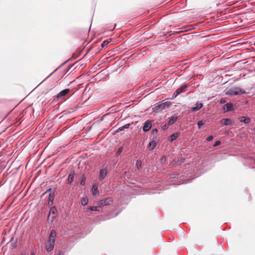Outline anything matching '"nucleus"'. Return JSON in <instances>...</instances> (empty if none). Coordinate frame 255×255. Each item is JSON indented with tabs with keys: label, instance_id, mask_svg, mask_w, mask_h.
I'll return each mask as SVG.
<instances>
[{
	"label": "nucleus",
	"instance_id": "obj_6",
	"mask_svg": "<svg viewBox=\"0 0 255 255\" xmlns=\"http://www.w3.org/2000/svg\"><path fill=\"white\" fill-rule=\"evenodd\" d=\"M107 175V169L106 168H103L100 169L99 175V179L100 181H102L105 177Z\"/></svg>",
	"mask_w": 255,
	"mask_h": 255
},
{
	"label": "nucleus",
	"instance_id": "obj_37",
	"mask_svg": "<svg viewBox=\"0 0 255 255\" xmlns=\"http://www.w3.org/2000/svg\"><path fill=\"white\" fill-rule=\"evenodd\" d=\"M109 114H105L101 119H100V121H103L104 119Z\"/></svg>",
	"mask_w": 255,
	"mask_h": 255
},
{
	"label": "nucleus",
	"instance_id": "obj_35",
	"mask_svg": "<svg viewBox=\"0 0 255 255\" xmlns=\"http://www.w3.org/2000/svg\"><path fill=\"white\" fill-rule=\"evenodd\" d=\"M213 136L212 135H210L209 136H208L207 138H206V140L207 141H211L213 139Z\"/></svg>",
	"mask_w": 255,
	"mask_h": 255
},
{
	"label": "nucleus",
	"instance_id": "obj_28",
	"mask_svg": "<svg viewBox=\"0 0 255 255\" xmlns=\"http://www.w3.org/2000/svg\"><path fill=\"white\" fill-rule=\"evenodd\" d=\"M180 177L179 174H173L171 175V178L174 179H178Z\"/></svg>",
	"mask_w": 255,
	"mask_h": 255
},
{
	"label": "nucleus",
	"instance_id": "obj_17",
	"mask_svg": "<svg viewBox=\"0 0 255 255\" xmlns=\"http://www.w3.org/2000/svg\"><path fill=\"white\" fill-rule=\"evenodd\" d=\"M231 123L232 121L230 119L226 118L222 119V123L225 126L229 125L231 124Z\"/></svg>",
	"mask_w": 255,
	"mask_h": 255
},
{
	"label": "nucleus",
	"instance_id": "obj_24",
	"mask_svg": "<svg viewBox=\"0 0 255 255\" xmlns=\"http://www.w3.org/2000/svg\"><path fill=\"white\" fill-rule=\"evenodd\" d=\"M88 200L87 199L83 198L81 200V204L83 206H86L88 204Z\"/></svg>",
	"mask_w": 255,
	"mask_h": 255
},
{
	"label": "nucleus",
	"instance_id": "obj_15",
	"mask_svg": "<svg viewBox=\"0 0 255 255\" xmlns=\"http://www.w3.org/2000/svg\"><path fill=\"white\" fill-rule=\"evenodd\" d=\"M156 143L154 140H152L149 142L148 147L150 150H153L156 147Z\"/></svg>",
	"mask_w": 255,
	"mask_h": 255
},
{
	"label": "nucleus",
	"instance_id": "obj_26",
	"mask_svg": "<svg viewBox=\"0 0 255 255\" xmlns=\"http://www.w3.org/2000/svg\"><path fill=\"white\" fill-rule=\"evenodd\" d=\"M203 125H204V122L202 121H199L197 122V126H198V128H200Z\"/></svg>",
	"mask_w": 255,
	"mask_h": 255
},
{
	"label": "nucleus",
	"instance_id": "obj_39",
	"mask_svg": "<svg viewBox=\"0 0 255 255\" xmlns=\"http://www.w3.org/2000/svg\"><path fill=\"white\" fill-rule=\"evenodd\" d=\"M119 212L116 213V215L114 216V217L117 216L119 214Z\"/></svg>",
	"mask_w": 255,
	"mask_h": 255
},
{
	"label": "nucleus",
	"instance_id": "obj_36",
	"mask_svg": "<svg viewBox=\"0 0 255 255\" xmlns=\"http://www.w3.org/2000/svg\"><path fill=\"white\" fill-rule=\"evenodd\" d=\"M226 102V100L224 98H221L220 100V103L221 104H224Z\"/></svg>",
	"mask_w": 255,
	"mask_h": 255
},
{
	"label": "nucleus",
	"instance_id": "obj_2",
	"mask_svg": "<svg viewBox=\"0 0 255 255\" xmlns=\"http://www.w3.org/2000/svg\"><path fill=\"white\" fill-rule=\"evenodd\" d=\"M246 93V92L242 90L239 87H234L230 89L228 91H227L225 93V94L228 96H237L241 95Z\"/></svg>",
	"mask_w": 255,
	"mask_h": 255
},
{
	"label": "nucleus",
	"instance_id": "obj_31",
	"mask_svg": "<svg viewBox=\"0 0 255 255\" xmlns=\"http://www.w3.org/2000/svg\"><path fill=\"white\" fill-rule=\"evenodd\" d=\"M168 124H164L163 126H162V129L163 130H166L168 128Z\"/></svg>",
	"mask_w": 255,
	"mask_h": 255
},
{
	"label": "nucleus",
	"instance_id": "obj_7",
	"mask_svg": "<svg viewBox=\"0 0 255 255\" xmlns=\"http://www.w3.org/2000/svg\"><path fill=\"white\" fill-rule=\"evenodd\" d=\"M234 104L231 103L225 104L223 107L224 112H228L231 111L233 110Z\"/></svg>",
	"mask_w": 255,
	"mask_h": 255
},
{
	"label": "nucleus",
	"instance_id": "obj_9",
	"mask_svg": "<svg viewBox=\"0 0 255 255\" xmlns=\"http://www.w3.org/2000/svg\"><path fill=\"white\" fill-rule=\"evenodd\" d=\"M168 125L169 126L173 125L178 120L177 116H171L168 119Z\"/></svg>",
	"mask_w": 255,
	"mask_h": 255
},
{
	"label": "nucleus",
	"instance_id": "obj_23",
	"mask_svg": "<svg viewBox=\"0 0 255 255\" xmlns=\"http://www.w3.org/2000/svg\"><path fill=\"white\" fill-rule=\"evenodd\" d=\"M136 166L138 169H139L141 168L142 166V162L140 160H137L136 163Z\"/></svg>",
	"mask_w": 255,
	"mask_h": 255
},
{
	"label": "nucleus",
	"instance_id": "obj_8",
	"mask_svg": "<svg viewBox=\"0 0 255 255\" xmlns=\"http://www.w3.org/2000/svg\"><path fill=\"white\" fill-rule=\"evenodd\" d=\"M187 85L186 84H184L183 85H182L181 87L178 88L176 91L177 92V94H180L182 93L185 92L187 90Z\"/></svg>",
	"mask_w": 255,
	"mask_h": 255
},
{
	"label": "nucleus",
	"instance_id": "obj_40",
	"mask_svg": "<svg viewBox=\"0 0 255 255\" xmlns=\"http://www.w3.org/2000/svg\"><path fill=\"white\" fill-rule=\"evenodd\" d=\"M31 255H34L33 253H31Z\"/></svg>",
	"mask_w": 255,
	"mask_h": 255
},
{
	"label": "nucleus",
	"instance_id": "obj_38",
	"mask_svg": "<svg viewBox=\"0 0 255 255\" xmlns=\"http://www.w3.org/2000/svg\"><path fill=\"white\" fill-rule=\"evenodd\" d=\"M51 190V188H49L48 190H47V191H46L45 193H47V192L50 191Z\"/></svg>",
	"mask_w": 255,
	"mask_h": 255
},
{
	"label": "nucleus",
	"instance_id": "obj_19",
	"mask_svg": "<svg viewBox=\"0 0 255 255\" xmlns=\"http://www.w3.org/2000/svg\"><path fill=\"white\" fill-rule=\"evenodd\" d=\"M101 207L98 205V206H91L88 208V211H99V208Z\"/></svg>",
	"mask_w": 255,
	"mask_h": 255
},
{
	"label": "nucleus",
	"instance_id": "obj_20",
	"mask_svg": "<svg viewBox=\"0 0 255 255\" xmlns=\"http://www.w3.org/2000/svg\"><path fill=\"white\" fill-rule=\"evenodd\" d=\"M86 177L83 175L80 179V183L81 185L84 186L86 184Z\"/></svg>",
	"mask_w": 255,
	"mask_h": 255
},
{
	"label": "nucleus",
	"instance_id": "obj_22",
	"mask_svg": "<svg viewBox=\"0 0 255 255\" xmlns=\"http://www.w3.org/2000/svg\"><path fill=\"white\" fill-rule=\"evenodd\" d=\"M57 212V209L55 207H51L49 211V214H55Z\"/></svg>",
	"mask_w": 255,
	"mask_h": 255
},
{
	"label": "nucleus",
	"instance_id": "obj_27",
	"mask_svg": "<svg viewBox=\"0 0 255 255\" xmlns=\"http://www.w3.org/2000/svg\"><path fill=\"white\" fill-rule=\"evenodd\" d=\"M109 41L108 40H104L103 43L101 44V46L102 47H104L105 46H107L109 43Z\"/></svg>",
	"mask_w": 255,
	"mask_h": 255
},
{
	"label": "nucleus",
	"instance_id": "obj_32",
	"mask_svg": "<svg viewBox=\"0 0 255 255\" xmlns=\"http://www.w3.org/2000/svg\"><path fill=\"white\" fill-rule=\"evenodd\" d=\"M157 128H154L152 130V134H155L157 133Z\"/></svg>",
	"mask_w": 255,
	"mask_h": 255
},
{
	"label": "nucleus",
	"instance_id": "obj_11",
	"mask_svg": "<svg viewBox=\"0 0 255 255\" xmlns=\"http://www.w3.org/2000/svg\"><path fill=\"white\" fill-rule=\"evenodd\" d=\"M70 92L69 89H65L61 91L58 94V97H63L65 96Z\"/></svg>",
	"mask_w": 255,
	"mask_h": 255
},
{
	"label": "nucleus",
	"instance_id": "obj_21",
	"mask_svg": "<svg viewBox=\"0 0 255 255\" xmlns=\"http://www.w3.org/2000/svg\"><path fill=\"white\" fill-rule=\"evenodd\" d=\"M54 198V192H52L50 193L48 197V201L52 202Z\"/></svg>",
	"mask_w": 255,
	"mask_h": 255
},
{
	"label": "nucleus",
	"instance_id": "obj_33",
	"mask_svg": "<svg viewBox=\"0 0 255 255\" xmlns=\"http://www.w3.org/2000/svg\"><path fill=\"white\" fill-rule=\"evenodd\" d=\"M221 144V141L220 140H217L214 144V146H217Z\"/></svg>",
	"mask_w": 255,
	"mask_h": 255
},
{
	"label": "nucleus",
	"instance_id": "obj_16",
	"mask_svg": "<svg viewBox=\"0 0 255 255\" xmlns=\"http://www.w3.org/2000/svg\"><path fill=\"white\" fill-rule=\"evenodd\" d=\"M130 126V124H127L125 125V126H124L123 127H121L119 128L116 130V132H119L120 131H123V130H125V129H128V128H129Z\"/></svg>",
	"mask_w": 255,
	"mask_h": 255
},
{
	"label": "nucleus",
	"instance_id": "obj_30",
	"mask_svg": "<svg viewBox=\"0 0 255 255\" xmlns=\"http://www.w3.org/2000/svg\"><path fill=\"white\" fill-rule=\"evenodd\" d=\"M178 95H179V94H177V92L175 91V93H174L172 95V97H171V99H175Z\"/></svg>",
	"mask_w": 255,
	"mask_h": 255
},
{
	"label": "nucleus",
	"instance_id": "obj_29",
	"mask_svg": "<svg viewBox=\"0 0 255 255\" xmlns=\"http://www.w3.org/2000/svg\"><path fill=\"white\" fill-rule=\"evenodd\" d=\"M123 149V147H120L118 149V151H117L116 154L117 155H119L121 153V152H122Z\"/></svg>",
	"mask_w": 255,
	"mask_h": 255
},
{
	"label": "nucleus",
	"instance_id": "obj_1",
	"mask_svg": "<svg viewBox=\"0 0 255 255\" xmlns=\"http://www.w3.org/2000/svg\"><path fill=\"white\" fill-rule=\"evenodd\" d=\"M56 238V233L54 230L51 231L48 241L45 243V249L48 252L52 251L54 247Z\"/></svg>",
	"mask_w": 255,
	"mask_h": 255
},
{
	"label": "nucleus",
	"instance_id": "obj_34",
	"mask_svg": "<svg viewBox=\"0 0 255 255\" xmlns=\"http://www.w3.org/2000/svg\"><path fill=\"white\" fill-rule=\"evenodd\" d=\"M166 161V157L165 156H162L161 159V163H163V162Z\"/></svg>",
	"mask_w": 255,
	"mask_h": 255
},
{
	"label": "nucleus",
	"instance_id": "obj_18",
	"mask_svg": "<svg viewBox=\"0 0 255 255\" xmlns=\"http://www.w3.org/2000/svg\"><path fill=\"white\" fill-rule=\"evenodd\" d=\"M92 192L94 195H96L99 194V191L98 190V187L96 184H94L92 186Z\"/></svg>",
	"mask_w": 255,
	"mask_h": 255
},
{
	"label": "nucleus",
	"instance_id": "obj_13",
	"mask_svg": "<svg viewBox=\"0 0 255 255\" xmlns=\"http://www.w3.org/2000/svg\"><path fill=\"white\" fill-rule=\"evenodd\" d=\"M74 179V173L72 172V173H70L68 175V179H67L68 183L69 184H71L73 182Z\"/></svg>",
	"mask_w": 255,
	"mask_h": 255
},
{
	"label": "nucleus",
	"instance_id": "obj_5",
	"mask_svg": "<svg viewBox=\"0 0 255 255\" xmlns=\"http://www.w3.org/2000/svg\"><path fill=\"white\" fill-rule=\"evenodd\" d=\"M152 126V122L150 120L146 121L142 127V130L144 132L149 131Z\"/></svg>",
	"mask_w": 255,
	"mask_h": 255
},
{
	"label": "nucleus",
	"instance_id": "obj_4",
	"mask_svg": "<svg viewBox=\"0 0 255 255\" xmlns=\"http://www.w3.org/2000/svg\"><path fill=\"white\" fill-rule=\"evenodd\" d=\"M113 202L111 197H107L102 199L97 202V205L101 207L103 206H108L111 205Z\"/></svg>",
	"mask_w": 255,
	"mask_h": 255
},
{
	"label": "nucleus",
	"instance_id": "obj_3",
	"mask_svg": "<svg viewBox=\"0 0 255 255\" xmlns=\"http://www.w3.org/2000/svg\"><path fill=\"white\" fill-rule=\"evenodd\" d=\"M169 107V105H167L165 103H161L159 104L156 105L153 108L152 110L153 112L154 113H158L159 112L163 110L168 108Z\"/></svg>",
	"mask_w": 255,
	"mask_h": 255
},
{
	"label": "nucleus",
	"instance_id": "obj_10",
	"mask_svg": "<svg viewBox=\"0 0 255 255\" xmlns=\"http://www.w3.org/2000/svg\"><path fill=\"white\" fill-rule=\"evenodd\" d=\"M203 105L202 103H197L195 106L191 108V111L193 112L198 111L200 110L203 107Z\"/></svg>",
	"mask_w": 255,
	"mask_h": 255
},
{
	"label": "nucleus",
	"instance_id": "obj_41",
	"mask_svg": "<svg viewBox=\"0 0 255 255\" xmlns=\"http://www.w3.org/2000/svg\"><path fill=\"white\" fill-rule=\"evenodd\" d=\"M254 45H255V42Z\"/></svg>",
	"mask_w": 255,
	"mask_h": 255
},
{
	"label": "nucleus",
	"instance_id": "obj_12",
	"mask_svg": "<svg viewBox=\"0 0 255 255\" xmlns=\"http://www.w3.org/2000/svg\"><path fill=\"white\" fill-rule=\"evenodd\" d=\"M239 120L241 122L244 123L245 124H249L251 122L250 118L247 117L242 116L240 119Z\"/></svg>",
	"mask_w": 255,
	"mask_h": 255
},
{
	"label": "nucleus",
	"instance_id": "obj_14",
	"mask_svg": "<svg viewBox=\"0 0 255 255\" xmlns=\"http://www.w3.org/2000/svg\"><path fill=\"white\" fill-rule=\"evenodd\" d=\"M179 135V132H175V133L172 134L170 136L169 141L170 142L173 141L178 137Z\"/></svg>",
	"mask_w": 255,
	"mask_h": 255
},
{
	"label": "nucleus",
	"instance_id": "obj_25",
	"mask_svg": "<svg viewBox=\"0 0 255 255\" xmlns=\"http://www.w3.org/2000/svg\"><path fill=\"white\" fill-rule=\"evenodd\" d=\"M64 253L65 252L62 250L58 251L55 252V255H65Z\"/></svg>",
	"mask_w": 255,
	"mask_h": 255
}]
</instances>
